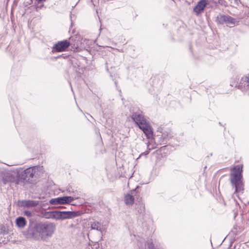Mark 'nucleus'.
I'll return each mask as SVG.
<instances>
[{"label":"nucleus","instance_id":"f8f14e48","mask_svg":"<svg viewBox=\"0 0 249 249\" xmlns=\"http://www.w3.org/2000/svg\"><path fill=\"white\" fill-rule=\"evenodd\" d=\"M39 204V201L32 200H25L21 202V206L24 207H34Z\"/></svg>","mask_w":249,"mask_h":249},{"label":"nucleus","instance_id":"f03ea898","mask_svg":"<svg viewBox=\"0 0 249 249\" xmlns=\"http://www.w3.org/2000/svg\"><path fill=\"white\" fill-rule=\"evenodd\" d=\"M131 118L136 124L138 125L139 128L143 132L148 139L152 137V128L148 122H147L144 117L141 111L138 110L133 113Z\"/></svg>","mask_w":249,"mask_h":249},{"label":"nucleus","instance_id":"4468645a","mask_svg":"<svg viewBox=\"0 0 249 249\" xmlns=\"http://www.w3.org/2000/svg\"><path fill=\"white\" fill-rule=\"evenodd\" d=\"M51 205L65 204L63 196L51 199L50 201Z\"/></svg>","mask_w":249,"mask_h":249},{"label":"nucleus","instance_id":"423d86ee","mask_svg":"<svg viewBox=\"0 0 249 249\" xmlns=\"http://www.w3.org/2000/svg\"><path fill=\"white\" fill-rule=\"evenodd\" d=\"M1 181H2L4 184L12 183H15V184H19L20 179L18 177L10 172L0 173V183Z\"/></svg>","mask_w":249,"mask_h":249},{"label":"nucleus","instance_id":"39448f33","mask_svg":"<svg viewBox=\"0 0 249 249\" xmlns=\"http://www.w3.org/2000/svg\"><path fill=\"white\" fill-rule=\"evenodd\" d=\"M38 167L33 166L24 170L20 175V179L23 182L32 183L34 178L36 177Z\"/></svg>","mask_w":249,"mask_h":249},{"label":"nucleus","instance_id":"f257e3e1","mask_svg":"<svg viewBox=\"0 0 249 249\" xmlns=\"http://www.w3.org/2000/svg\"><path fill=\"white\" fill-rule=\"evenodd\" d=\"M55 229V224L49 221L31 223L25 231L24 235L28 238L45 240L52 237Z\"/></svg>","mask_w":249,"mask_h":249},{"label":"nucleus","instance_id":"f3484780","mask_svg":"<svg viewBox=\"0 0 249 249\" xmlns=\"http://www.w3.org/2000/svg\"><path fill=\"white\" fill-rule=\"evenodd\" d=\"M65 204L71 203L73 200L74 198L71 196H63Z\"/></svg>","mask_w":249,"mask_h":249},{"label":"nucleus","instance_id":"1a4fd4ad","mask_svg":"<svg viewBox=\"0 0 249 249\" xmlns=\"http://www.w3.org/2000/svg\"><path fill=\"white\" fill-rule=\"evenodd\" d=\"M208 4L207 0H199L193 9V11L196 15L198 16L202 13Z\"/></svg>","mask_w":249,"mask_h":249},{"label":"nucleus","instance_id":"dca6fc26","mask_svg":"<svg viewBox=\"0 0 249 249\" xmlns=\"http://www.w3.org/2000/svg\"><path fill=\"white\" fill-rule=\"evenodd\" d=\"M137 209L140 213H143L145 210L144 205L142 203H140L138 205Z\"/></svg>","mask_w":249,"mask_h":249},{"label":"nucleus","instance_id":"7ed1b4c3","mask_svg":"<svg viewBox=\"0 0 249 249\" xmlns=\"http://www.w3.org/2000/svg\"><path fill=\"white\" fill-rule=\"evenodd\" d=\"M242 165H237L231 169L230 175L231 182L235 188V192H238L243 190L242 182Z\"/></svg>","mask_w":249,"mask_h":249},{"label":"nucleus","instance_id":"20e7f679","mask_svg":"<svg viewBox=\"0 0 249 249\" xmlns=\"http://www.w3.org/2000/svg\"><path fill=\"white\" fill-rule=\"evenodd\" d=\"M80 215L79 212L74 211H48L45 212L44 217L47 219H53L55 220H63L71 219Z\"/></svg>","mask_w":249,"mask_h":249},{"label":"nucleus","instance_id":"aec40b11","mask_svg":"<svg viewBox=\"0 0 249 249\" xmlns=\"http://www.w3.org/2000/svg\"><path fill=\"white\" fill-rule=\"evenodd\" d=\"M231 85L232 87H233V86H235V87H236V86H237V85H236V84H233V83H231Z\"/></svg>","mask_w":249,"mask_h":249},{"label":"nucleus","instance_id":"9d476101","mask_svg":"<svg viewBox=\"0 0 249 249\" xmlns=\"http://www.w3.org/2000/svg\"><path fill=\"white\" fill-rule=\"evenodd\" d=\"M139 249H154L153 244L151 240H148L145 242L141 240L138 242Z\"/></svg>","mask_w":249,"mask_h":249},{"label":"nucleus","instance_id":"ddd939ff","mask_svg":"<svg viewBox=\"0 0 249 249\" xmlns=\"http://www.w3.org/2000/svg\"><path fill=\"white\" fill-rule=\"evenodd\" d=\"M16 223L18 228L22 229L26 225L27 221L24 217L19 216L17 218Z\"/></svg>","mask_w":249,"mask_h":249},{"label":"nucleus","instance_id":"a211bd4d","mask_svg":"<svg viewBox=\"0 0 249 249\" xmlns=\"http://www.w3.org/2000/svg\"><path fill=\"white\" fill-rule=\"evenodd\" d=\"M24 214L28 217H31L32 215V213L29 211H25Z\"/></svg>","mask_w":249,"mask_h":249},{"label":"nucleus","instance_id":"6e6552de","mask_svg":"<svg viewBox=\"0 0 249 249\" xmlns=\"http://www.w3.org/2000/svg\"><path fill=\"white\" fill-rule=\"evenodd\" d=\"M216 21L220 24H234L235 19L230 16L220 15L217 16Z\"/></svg>","mask_w":249,"mask_h":249},{"label":"nucleus","instance_id":"0eeeda50","mask_svg":"<svg viewBox=\"0 0 249 249\" xmlns=\"http://www.w3.org/2000/svg\"><path fill=\"white\" fill-rule=\"evenodd\" d=\"M71 45V44L70 41L66 39L58 41L53 45L52 49V52L53 53H55L65 51Z\"/></svg>","mask_w":249,"mask_h":249},{"label":"nucleus","instance_id":"2eb2a0df","mask_svg":"<svg viewBox=\"0 0 249 249\" xmlns=\"http://www.w3.org/2000/svg\"><path fill=\"white\" fill-rule=\"evenodd\" d=\"M124 200L126 204L132 205L134 203V198L132 195L127 194L125 196Z\"/></svg>","mask_w":249,"mask_h":249},{"label":"nucleus","instance_id":"412c9836","mask_svg":"<svg viewBox=\"0 0 249 249\" xmlns=\"http://www.w3.org/2000/svg\"><path fill=\"white\" fill-rule=\"evenodd\" d=\"M42 6H43V5H40V6H38L37 7V8H39V9H40V8H41V7H42Z\"/></svg>","mask_w":249,"mask_h":249},{"label":"nucleus","instance_id":"9b49d317","mask_svg":"<svg viewBox=\"0 0 249 249\" xmlns=\"http://www.w3.org/2000/svg\"><path fill=\"white\" fill-rule=\"evenodd\" d=\"M90 225L91 230H96L101 233L104 231V226L102 224L97 221L94 220L90 222Z\"/></svg>","mask_w":249,"mask_h":249},{"label":"nucleus","instance_id":"6ab92c4d","mask_svg":"<svg viewBox=\"0 0 249 249\" xmlns=\"http://www.w3.org/2000/svg\"><path fill=\"white\" fill-rule=\"evenodd\" d=\"M149 151H150V149H149L148 150L146 151L145 152L142 153L141 154L140 156H141L142 155H148L149 154Z\"/></svg>","mask_w":249,"mask_h":249}]
</instances>
